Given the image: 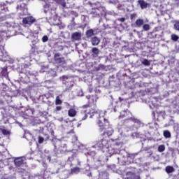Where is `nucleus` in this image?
<instances>
[{
  "label": "nucleus",
  "instance_id": "1",
  "mask_svg": "<svg viewBox=\"0 0 179 179\" xmlns=\"http://www.w3.org/2000/svg\"><path fill=\"white\" fill-rule=\"evenodd\" d=\"M90 114V118H97L98 119V125L100 127L101 131H104V135H107L108 136H111L113 135L114 130L113 127H110V123H108V120H106L104 115H106V113L101 110L94 111L93 110H90V107L89 105H85L83 106V110H81V116L82 120L84 121L87 118V115Z\"/></svg>",
  "mask_w": 179,
  "mask_h": 179
},
{
  "label": "nucleus",
  "instance_id": "2",
  "mask_svg": "<svg viewBox=\"0 0 179 179\" xmlns=\"http://www.w3.org/2000/svg\"><path fill=\"white\" fill-rule=\"evenodd\" d=\"M119 118H124V124L127 127L124 126L122 129H119L120 135H125V132H129V131H135V129H138L142 125L141 120L132 116V113L129 110L121 112Z\"/></svg>",
  "mask_w": 179,
  "mask_h": 179
},
{
  "label": "nucleus",
  "instance_id": "3",
  "mask_svg": "<svg viewBox=\"0 0 179 179\" xmlns=\"http://www.w3.org/2000/svg\"><path fill=\"white\" fill-rule=\"evenodd\" d=\"M110 143L108 142V140L106 138H101L98 140L95 145L92 146V148H95V149L100 150V149H108Z\"/></svg>",
  "mask_w": 179,
  "mask_h": 179
},
{
  "label": "nucleus",
  "instance_id": "4",
  "mask_svg": "<svg viewBox=\"0 0 179 179\" xmlns=\"http://www.w3.org/2000/svg\"><path fill=\"white\" fill-rule=\"evenodd\" d=\"M55 61L57 64H59V65H65V59L64 57H61L59 54L57 53L55 55Z\"/></svg>",
  "mask_w": 179,
  "mask_h": 179
},
{
  "label": "nucleus",
  "instance_id": "5",
  "mask_svg": "<svg viewBox=\"0 0 179 179\" xmlns=\"http://www.w3.org/2000/svg\"><path fill=\"white\" fill-rule=\"evenodd\" d=\"M106 152H108L109 155H117L118 153H125L124 150H120L117 148H113L112 147H108V149H106Z\"/></svg>",
  "mask_w": 179,
  "mask_h": 179
},
{
  "label": "nucleus",
  "instance_id": "6",
  "mask_svg": "<svg viewBox=\"0 0 179 179\" xmlns=\"http://www.w3.org/2000/svg\"><path fill=\"white\" fill-rule=\"evenodd\" d=\"M36 22V19L32 16L24 17L22 20L24 24H33Z\"/></svg>",
  "mask_w": 179,
  "mask_h": 179
},
{
  "label": "nucleus",
  "instance_id": "7",
  "mask_svg": "<svg viewBox=\"0 0 179 179\" xmlns=\"http://www.w3.org/2000/svg\"><path fill=\"white\" fill-rule=\"evenodd\" d=\"M127 179H141V178L136 174L135 171L134 172L129 171L127 173Z\"/></svg>",
  "mask_w": 179,
  "mask_h": 179
},
{
  "label": "nucleus",
  "instance_id": "8",
  "mask_svg": "<svg viewBox=\"0 0 179 179\" xmlns=\"http://www.w3.org/2000/svg\"><path fill=\"white\" fill-rule=\"evenodd\" d=\"M71 38L73 41H79L82 38V33L80 32H74L71 35Z\"/></svg>",
  "mask_w": 179,
  "mask_h": 179
},
{
  "label": "nucleus",
  "instance_id": "9",
  "mask_svg": "<svg viewBox=\"0 0 179 179\" xmlns=\"http://www.w3.org/2000/svg\"><path fill=\"white\" fill-rule=\"evenodd\" d=\"M3 58H8V53L3 48L2 45H0V59H3Z\"/></svg>",
  "mask_w": 179,
  "mask_h": 179
},
{
  "label": "nucleus",
  "instance_id": "10",
  "mask_svg": "<svg viewBox=\"0 0 179 179\" xmlns=\"http://www.w3.org/2000/svg\"><path fill=\"white\" fill-rule=\"evenodd\" d=\"M24 163L22 157H17L14 159L15 166L17 167H20Z\"/></svg>",
  "mask_w": 179,
  "mask_h": 179
},
{
  "label": "nucleus",
  "instance_id": "11",
  "mask_svg": "<svg viewBox=\"0 0 179 179\" xmlns=\"http://www.w3.org/2000/svg\"><path fill=\"white\" fill-rule=\"evenodd\" d=\"M138 3L140 6V8H141V9H146V8H148V3L144 0H138Z\"/></svg>",
  "mask_w": 179,
  "mask_h": 179
},
{
  "label": "nucleus",
  "instance_id": "12",
  "mask_svg": "<svg viewBox=\"0 0 179 179\" xmlns=\"http://www.w3.org/2000/svg\"><path fill=\"white\" fill-rule=\"evenodd\" d=\"M99 179H108V173L106 171H101L99 175Z\"/></svg>",
  "mask_w": 179,
  "mask_h": 179
},
{
  "label": "nucleus",
  "instance_id": "13",
  "mask_svg": "<svg viewBox=\"0 0 179 179\" xmlns=\"http://www.w3.org/2000/svg\"><path fill=\"white\" fill-rule=\"evenodd\" d=\"M92 56L94 58H97V57H99V54H100V50L97 48H93L92 49Z\"/></svg>",
  "mask_w": 179,
  "mask_h": 179
},
{
  "label": "nucleus",
  "instance_id": "14",
  "mask_svg": "<svg viewBox=\"0 0 179 179\" xmlns=\"http://www.w3.org/2000/svg\"><path fill=\"white\" fill-rule=\"evenodd\" d=\"M91 42L92 45H99V44H100V38L96 36L92 37Z\"/></svg>",
  "mask_w": 179,
  "mask_h": 179
},
{
  "label": "nucleus",
  "instance_id": "15",
  "mask_svg": "<svg viewBox=\"0 0 179 179\" xmlns=\"http://www.w3.org/2000/svg\"><path fill=\"white\" fill-rule=\"evenodd\" d=\"M61 80L63 82L64 85H66V83H69L71 78L66 76H63L60 78Z\"/></svg>",
  "mask_w": 179,
  "mask_h": 179
},
{
  "label": "nucleus",
  "instance_id": "16",
  "mask_svg": "<svg viewBox=\"0 0 179 179\" xmlns=\"http://www.w3.org/2000/svg\"><path fill=\"white\" fill-rule=\"evenodd\" d=\"M135 24V27H142V26H143V20L138 19L136 20Z\"/></svg>",
  "mask_w": 179,
  "mask_h": 179
},
{
  "label": "nucleus",
  "instance_id": "17",
  "mask_svg": "<svg viewBox=\"0 0 179 179\" xmlns=\"http://www.w3.org/2000/svg\"><path fill=\"white\" fill-rule=\"evenodd\" d=\"M165 171H166L167 174H170L171 173H174V167L171 166H167L165 168Z\"/></svg>",
  "mask_w": 179,
  "mask_h": 179
},
{
  "label": "nucleus",
  "instance_id": "18",
  "mask_svg": "<svg viewBox=\"0 0 179 179\" xmlns=\"http://www.w3.org/2000/svg\"><path fill=\"white\" fill-rule=\"evenodd\" d=\"M68 115L69 117H75L76 115V110L73 108H71L68 111Z\"/></svg>",
  "mask_w": 179,
  "mask_h": 179
},
{
  "label": "nucleus",
  "instance_id": "19",
  "mask_svg": "<svg viewBox=\"0 0 179 179\" xmlns=\"http://www.w3.org/2000/svg\"><path fill=\"white\" fill-rule=\"evenodd\" d=\"M163 135H164V138H166V139H169V138H171V133L169 130L164 131Z\"/></svg>",
  "mask_w": 179,
  "mask_h": 179
},
{
  "label": "nucleus",
  "instance_id": "20",
  "mask_svg": "<svg viewBox=\"0 0 179 179\" xmlns=\"http://www.w3.org/2000/svg\"><path fill=\"white\" fill-rule=\"evenodd\" d=\"M66 90H70L71 87H73V81L71 80H70L69 81V83H66Z\"/></svg>",
  "mask_w": 179,
  "mask_h": 179
},
{
  "label": "nucleus",
  "instance_id": "21",
  "mask_svg": "<svg viewBox=\"0 0 179 179\" xmlns=\"http://www.w3.org/2000/svg\"><path fill=\"white\" fill-rule=\"evenodd\" d=\"M94 35V31L93 29H90L86 31V36L87 38L92 37V36Z\"/></svg>",
  "mask_w": 179,
  "mask_h": 179
},
{
  "label": "nucleus",
  "instance_id": "22",
  "mask_svg": "<svg viewBox=\"0 0 179 179\" xmlns=\"http://www.w3.org/2000/svg\"><path fill=\"white\" fill-rule=\"evenodd\" d=\"M80 171V168L75 167L71 169L72 174H78Z\"/></svg>",
  "mask_w": 179,
  "mask_h": 179
},
{
  "label": "nucleus",
  "instance_id": "23",
  "mask_svg": "<svg viewBox=\"0 0 179 179\" xmlns=\"http://www.w3.org/2000/svg\"><path fill=\"white\" fill-rule=\"evenodd\" d=\"M48 74H49L50 76L55 77V76H57V71H55V69H50V70L48 71Z\"/></svg>",
  "mask_w": 179,
  "mask_h": 179
},
{
  "label": "nucleus",
  "instance_id": "24",
  "mask_svg": "<svg viewBox=\"0 0 179 179\" xmlns=\"http://www.w3.org/2000/svg\"><path fill=\"white\" fill-rule=\"evenodd\" d=\"M166 150V146L164 145H160L158 146V152L162 153V152H164Z\"/></svg>",
  "mask_w": 179,
  "mask_h": 179
},
{
  "label": "nucleus",
  "instance_id": "25",
  "mask_svg": "<svg viewBox=\"0 0 179 179\" xmlns=\"http://www.w3.org/2000/svg\"><path fill=\"white\" fill-rule=\"evenodd\" d=\"M86 98L88 99L89 103H94V98L93 96L87 95Z\"/></svg>",
  "mask_w": 179,
  "mask_h": 179
},
{
  "label": "nucleus",
  "instance_id": "26",
  "mask_svg": "<svg viewBox=\"0 0 179 179\" xmlns=\"http://www.w3.org/2000/svg\"><path fill=\"white\" fill-rule=\"evenodd\" d=\"M173 28L175 30H177L178 31H179V20L175 21Z\"/></svg>",
  "mask_w": 179,
  "mask_h": 179
},
{
  "label": "nucleus",
  "instance_id": "27",
  "mask_svg": "<svg viewBox=\"0 0 179 179\" xmlns=\"http://www.w3.org/2000/svg\"><path fill=\"white\" fill-rule=\"evenodd\" d=\"M43 8L44 13H48V10H50V6L48 4H46L43 6Z\"/></svg>",
  "mask_w": 179,
  "mask_h": 179
},
{
  "label": "nucleus",
  "instance_id": "28",
  "mask_svg": "<svg viewBox=\"0 0 179 179\" xmlns=\"http://www.w3.org/2000/svg\"><path fill=\"white\" fill-rule=\"evenodd\" d=\"M143 30H145V31H148L150 30V25L145 24L143 26Z\"/></svg>",
  "mask_w": 179,
  "mask_h": 179
},
{
  "label": "nucleus",
  "instance_id": "29",
  "mask_svg": "<svg viewBox=\"0 0 179 179\" xmlns=\"http://www.w3.org/2000/svg\"><path fill=\"white\" fill-rule=\"evenodd\" d=\"M143 65H145V66H149V65H150V62L146 59H145L143 62H142Z\"/></svg>",
  "mask_w": 179,
  "mask_h": 179
},
{
  "label": "nucleus",
  "instance_id": "30",
  "mask_svg": "<svg viewBox=\"0 0 179 179\" xmlns=\"http://www.w3.org/2000/svg\"><path fill=\"white\" fill-rule=\"evenodd\" d=\"M1 73L2 76H4L5 78H6V76H8V70L6 69H3Z\"/></svg>",
  "mask_w": 179,
  "mask_h": 179
},
{
  "label": "nucleus",
  "instance_id": "31",
  "mask_svg": "<svg viewBox=\"0 0 179 179\" xmlns=\"http://www.w3.org/2000/svg\"><path fill=\"white\" fill-rule=\"evenodd\" d=\"M178 38H179V37L176 34L171 35V40H173V41H178Z\"/></svg>",
  "mask_w": 179,
  "mask_h": 179
},
{
  "label": "nucleus",
  "instance_id": "32",
  "mask_svg": "<svg viewBox=\"0 0 179 179\" xmlns=\"http://www.w3.org/2000/svg\"><path fill=\"white\" fill-rule=\"evenodd\" d=\"M43 43H47L48 41V36L47 35H45L42 38Z\"/></svg>",
  "mask_w": 179,
  "mask_h": 179
},
{
  "label": "nucleus",
  "instance_id": "33",
  "mask_svg": "<svg viewBox=\"0 0 179 179\" xmlns=\"http://www.w3.org/2000/svg\"><path fill=\"white\" fill-rule=\"evenodd\" d=\"M56 104L58 106L59 104H62V101L59 99V96L56 97Z\"/></svg>",
  "mask_w": 179,
  "mask_h": 179
},
{
  "label": "nucleus",
  "instance_id": "34",
  "mask_svg": "<svg viewBox=\"0 0 179 179\" xmlns=\"http://www.w3.org/2000/svg\"><path fill=\"white\" fill-rule=\"evenodd\" d=\"M90 156H96V152L94 151H90L87 153Z\"/></svg>",
  "mask_w": 179,
  "mask_h": 179
},
{
  "label": "nucleus",
  "instance_id": "35",
  "mask_svg": "<svg viewBox=\"0 0 179 179\" xmlns=\"http://www.w3.org/2000/svg\"><path fill=\"white\" fill-rule=\"evenodd\" d=\"M2 132L3 135H9V131L6 129H3Z\"/></svg>",
  "mask_w": 179,
  "mask_h": 179
},
{
  "label": "nucleus",
  "instance_id": "36",
  "mask_svg": "<svg viewBox=\"0 0 179 179\" xmlns=\"http://www.w3.org/2000/svg\"><path fill=\"white\" fill-rule=\"evenodd\" d=\"M44 138L43 137H38V143H43Z\"/></svg>",
  "mask_w": 179,
  "mask_h": 179
},
{
  "label": "nucleus",
  "instance_id": "37",
  "mask_svg": "<svg viewBox=\"0 0 179 179\" xmlns=\"http://www.w3.org/2000/svg\"><path fill=\"white\" fill-rule=\"evenodd\" d=\"M85 174L87 176V177L92 176V172H90L89 171H85Z\"/></svg>",
  "mask_w": 179,
  "mask_h": 179
},
{
  "label": "nucleus",
  "instance_id": "38",
  "mask_svg": "<svg viewBox=\"0 0 179 179\" xmlns=\"http://www.w3.org/2000/svg\"><path fill=\"white\" fill-rule=\"evenodd\" d=\"M135 17H136V14H131L130 16V18L131 20H134V19H135Z\"/></svg>",
  "mask_w": 179,
  "mask_h": 179
},
{
  "label": "nucleus",
  "instance_id": "39",
  "mask_svg": "<svg viewBox=\"0 0 179 179\" xmlns=\"http://www.w3.org/2000/svg\"><path fill=\"white\" fill-rule=\"evenodd\" d=\"M117 20L122 22V23H124V22H125V17L119 18Z\"/></svg>",
  "mask_w": 179,
  "mask_h": 179
},
{
  "label": "nucleus",
  "instance_id": "40",
  "mask_svg": "<svg viewBox=\"0 0 179 179\" xmlns=\"http://www.w3.org/2000/svg\"><path fill=\"white\" fill-rule=\"evenodd\" d=\"M62 110V107H61V106L56 107V111H61Z\"/></svg>",
  "mask_w": 179,
  "mask_h": 179
},
{
  "label": "nucleus",
  "instance_id": "41",
  "mask_svg": "<svg viewBox=\"0 0 179 179\" xmlns=\"http://www.w3.org/2000/svg\"><path fill=\"white\" fill-rule=\"evenodd\" d=\"M61 5L62 6H63V8H65V6H66V3H65V1H62Z\"/></svg>",
  "mask_w": 179,
  "mask_h": 179
},
{
  "label": "nucleus",
  "instance_id": "42",
  "mask_svg": "<svg viewBox=\"0 0 179 179\" xmlns=\"http://www.w3.org/2000/svg\"><path fill=\"white\" fill-rule=\"evenodd\" d=\"M109 2L110 3H113V5H115V3H117L116 1H113V0H110Z\"/></svg>",
  "mask_w": 179,
  "mask_h": 179
},
{
  "label": "nucleus",
  "instance_id": "43",
  "mask_svg": "<svg viewBox=\"0 0 179 179\" xmlns=\"http://www.w3.org/2000/svg\"><path fill=\"white\" fill-rule=\"evenodd\" d=\"M18 62H24V59L21 58L18 60Z\"/></svg>",
  "mask_w": 179,
  "mask_h": 179
},
{
  "label": "nucleus",
  "instance_id": "44",
  "mask_svg": "<svg viewBox=\"0 0 179 179\" xmlns=\"http://www.w3.org/2000/svg\"><path fill=\"white\" fill-rule=\"evenodd\" d=\"M73 14L74 15V16H76V17H77V16H78V13H76V12H73Z\"/></svg>",
  "mask_w": 179,
  "mask_h": 179
},
{
  "label": "nucleus",
  "instance_id": "45",
  "mask_svg": "<svg viewBox=\"0 0 179 179\" xmlns=\"http://www.w3.org/2000/svg\"><path fill=\"white\" fill-rule=\"evenodd\" d=\"M69 134H75V132L73 131V129H72L71 131H70L69 132Z\"/></svg>",
  "mask_w": 179,
  "mask_h": 179
},
{
  "label": "nucleus",
  "instance_id": "46",
  "mask_svg": "<svg viewBox=\"0 0 179 179\" xmlns=\"http://www.w3.org/2000/svg\"><path fill=\"white\" fill-rule=\"evenodd\" d=\"M48 160H49V162H51V157H48Z\"/></svg>",
  "mask_w": 179,
  "mask_h": 179
},
{
  "label": "nucleus",
  "instance_id": "47",
  "mask_svg": "<svg viewBox=\"0 0 179 179\" xmlns=\"http://www.w3.org/2000/svg\"><path fill=\"white\" fill-rule=\"evenodd\" d=\"M78 165L80 166V161H78Z\"/></svg>",
  "mask_w": 179,
  "mask_h": 179
},
{
  "label": "nucleus",
  "instance_id": "48",
  "mask_svg": "<svg viewBox=\"0 0 179 179\" xmlns=\"http://www.w3.org/2000/svg\"><path fill=\"white\" fill-rule=\"evenodd\" d=\"M20 127H22V123H19Z\"/></svg>",
  "mask_w": 179,
  "mask_h": 179
},
{
  "label": "nucleus",
  "instance_id": "49",
  "mask_svg": "<svg viewBox=\"0 0 179 179\" xmlns=\"http://www.w3.org/2000/svg\"><path fill=\"white\" fill-rule=\"evenodd\" d=\"M2 41V38H0V42Z\"/></svg>",
  "mask_w": 179,
  "mask_h": 179
},
{
  "label": "nucleus",
  "instance_id": "50",
  "mask_svg": "<svg viewBox=\"0 0 179 179\" xmlns=\"http://www.w3.org/2000/svg\"><path fill=\"white\" fill-rule=\"evenodd\" d=\"M114 111H115H115H117V110H115V108H114Z\"/></svg>",
  "mask_w": 179,
  "mask_h": 179
},
{
  "label": "nucleus",
  "instance_id": "51",
  "mask_svg": "<svg viewBox=\"0 0 179 179\" xmlns=\"http://www.w3.org/2000/svg\"><path fill=\"white\" fill-rule=\"evenodd\" d=\"M76 141H78V138L77 137H76Z\"/></svg>",
  "mask_w": 179,
  "mask_h": 179
},
{
  "label": "nucleus",
  "instance_id": "52",
  "mask_svg": "<svg viewBox=\"0 0 179 179\" xmlns=\"http://www.w3.org/2000/svg\"><path fill=\"white\" fill-rule=\"evenodd\" d=\"M80 96H83V93H82V94H80Z\"/></svg>",
  "mask_w": 179,
  "mask_h": 179
},
{
  "label": "nucleus",
  "instance_id": "53",
  "mask_svg": "<svg viewBox=\"0 0 179 179\" xmlns=\"http://www.w3.org/2000/svg\"><path fill=\"white\" fill-rule=\"evenodd\" d=\"M25 59H29V57H26Z\"/></svg>",
  "mask_w": 179,
  "mask_h": 179
},
{
  "label": "nucleus",
  "instance_id": "54",
  "mask_svg": "<svg viewBox=\"0 0 179 179\" xmlns=\"http://www.w3.org/2000/svg\"><path fill=\"white\" fill-rule=\"evenodd\" d=\"M21 75H24L23 73H21Z\"/></svg>",
  "mask_w": 179,
  "mask_h": 179
},
{
  "label": "nucleus",
  "instance_id": "55",
  "mask_svg": "<svg viewBox=\"0 0 179 179\" xmlns=\"http://www.w3.org/2000/svg\"><path fill=\"white\" fill-rule=\"evenodd\" d=\"M134 31H136V30H134Z\"/></svg>",
  "mask_w": 179,
  "mask_h": 179
},
{
  "label": "nucleus",
  "instance_id": "56",
  "mask_svg": "<svg viewBox=\"0 0 179 179\" xmlns=\"http://www.w3.org/2000/svg\"><path fill=\"white\" fill-rule=\"evenodd\" d=\"M22 78H23V76H22Z\"/></svg>",
  "mask_w": 179,
  "mask_h": 179
}]
</instances>
